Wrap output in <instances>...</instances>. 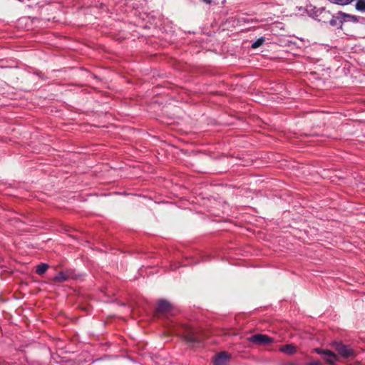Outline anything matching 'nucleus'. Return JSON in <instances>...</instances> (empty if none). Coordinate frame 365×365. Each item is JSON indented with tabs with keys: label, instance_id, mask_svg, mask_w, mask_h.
I'll list each match as a JSON object with an SVG mask.
<instances>
[{
	"label": "nucleus",
	"instance_id": "nucleus-10",
	"mask_svg": "<svg viewBox=\"0 0 365 365\" xmlns=\"http://www.w3.org/2000/svg\"><path fill=\"white\" fill-rule=\"evenodd\" d=\"M279 350L289 355L294 354L297 349L292 345V344H286L284 346H282L279 348Z\"/></svg>",
	"mask_w": 365,
	"mask_h": 365
},
{
	"label": "nucleus",
	"instance_id": "nucleus-1",
	"mask_svg": "<svg viewBox=\"0 0 365 365\" xmlns=\"http://www.w3.org/2000/svg\"><path fill=\"white\" fill-rule=\"evenodd\" d=\"M305 11L312 19L324 23H326V21L323 20V17L326 15L331 14L330 12L329 11H326L324 8L317 9L312 5L307 6Z\"/></svg>",
	"mask_w": 365,
	"mask_h": 365
},
{
	"label": "nucleus",
	"instance_id": "nucleus-15",
	"mask_svg": "<svg viewBox=\"0 0 365 365\" xmlns=\"http://www.w3.org/2000/svg\"><path fill=\"white\" fill-rule=\"evenodd\" d=\"M265 42V38L264 37H260L257 38L255 42L252 43L251 47L252 48H257L258 47L261 46Z\"/></svg>",
	"mask_w": 365,
	"mask_h": 365
},
{
	"label": "nucleus",
	"instance_id": "nucleus-14",
	"mask_svg": "<svg viewBox=\"0 0 365 365\" xmlns=\"http://www.w3.org/2000/svg\"><path fill=\"white\" fill-rule=\"evenodd\" d=\"M48 268V265L46 263H40L36 266V272L39 275L43 274Z\"/></svg>",
	"mask_w": 365,
	"mask_h": 365
},
{
	"label": "nucleus",
	"instance_id": "nucleus-8",
	"mask_svg": "<svg viewBox=\"0 0 365 365\" xmlns=\"http://www.w3.org/2000/svg\"><path fill=\"white\" fill-rule=\"evenodd\" d=\"M171 308V304L165 299H160L157 304L156 312L159 313H164L169 311Z\"/></svg>",
	"mask_w": 365,
	"mask_h": 365
},
{
	"label": "nucleus",
	"instance_id": "nucleus-3",
	"mask_svg": "<svg viewBox=\"0 0 365 365\" xmlns=\"http://www.w3.org/2000/svg\"><path fill=\"white\" fill-rule=\"evenodd\" d=\"M315 351L322 354L323 359L329 365H335L336 361H338V356L330 350H323L319 348H317L315 349Z\"/></svg>",
	"mask_w": 365,
	"mask_h": 365
},
{
	"label": "nucleus",
	"instance_id": "nucleus-11",
	"mask_svg": "<svg viewBox=\"0 0 365 365\" xmlns=\"http://www.w3.org/2000/svg\"><path fill=\"white\" fill-rule=\"evenodd\" d=\"M69 274L68 272H60L54 277L53 281L56 282L61 283L68 280Z\"/></svg>",
	"mask_w": 365,
	"mask_h": 365
},
{
	"label": "nucleus",
	"instance_id": "nucleus-9",
	"mask_svg": "<svg viewBox=\"0 0 365 365\" xmlns=\"http://www.w3.org/2000/svg\"><path fill=\"white\" fill-rule=\"evenodd\" d=\"M185 333L183 334L185 342H199L198 340L195 337L194 331L192 328L185 327L184 328Z\"/></svg>",
	"mask_w": 365,
	"mask_h": 365
},
{
	"label": "nucleus",
	"instance_id": "nucleus-12",
	"mask_svg": "<svg viewBox=\"0 0 365 365\" xmlns=\"http://www.w3.org/2000/svg\"><path fill=\"white\" fill-rule=\"evenodd\" d=\"M331 4L338 6H347L352 4L355 0H327Z\"/></svg>",
	"mask_w": 365,
	"mask_h": 365
},
{
	"label": "nucleus",
	"instance_id": "nucleus-6",
	"mask_svg": "<svg viewBox=\"0 0 365 365\" xmlns=\"http://www.w3.org/2000/svg\"><path fill=\"white\" fill-rule=\"evenodd\" d=\"M339 14L342 15L341 18H342L343 24L344 22H348V21L353 22V23H361V24L365 23V18H364V17H360V16H358L356 15L346 14L341 11H339Z\"/></svg>",
	"mask_w": 365,
	"mask_h": 365
},
{
	"label": "nucleus",
	"instance_id": "nucleus-16",
	"mask_svg": "<svg viewBox=\"0 0 365 365\" xmlns=\"http://www.w3.org/2000/svg\"><path fill=\"white\" fill-rule=\"evenodd\" d=\"M307 365H322V364L319 361H314L308 363Z\"/></svg>",
	"mask_w": 365,
	"mask_h": 365
},
{
	"label": "nucleus",
	"instance_id": "nucleus-18",
	"mask_svg": "<svg viewBox=\"0 0 365 365\" xmlns=\"http://www.w3.org/2000/svg\"><path fill=\"white\" fill-rule=\"evenodd\" d=\"M331 342L335 343V342H339V341L336 340H334V341H331Z\"/></svg>",
	"mask_w": 365,
	"mask_h": 365
},
{
	"label": "nucleus",
	"instance_id": "nucleus-21",
	"mask_svg": "<svg viewBox=\"0 0 365 365\" xmlns=\"http://www.w3.org/2000/svg\"><path fill=\"white\" fill-rule=\"evenodd\" d=\"M20 1H23L24 0H19Z\"/></svg>",
	"mask_w": 365,
	"mask_h": 365
},
{
	"label": "nucleus",
	"instance_id": "nucleus-17",
	"mask_svg": "<svg viewBox=\"0 0 365 365\" xmlns=\"http://www.w3.org/2000/svg\"><path fill=\"white\" fill-rule=\"evenodd\" d=\"M310 340H312L314 341V342H319L320 339L319 338H314V339H312V338H309Z\"/></svg>",
	"mask_w": 365,
	"mask_h": 365
},
{
	"label": "nucleus",
	"instance_id": "nucleus-2",
	"mask_svg": "<svg viewBox=\"0 0 365 365\" xmlns=\"http://www.w3.org/2000/svg\"><path fill=\"white\" fill-rule=\"evenodd\" d=\"M232 354L226 351H221L212 357L213 365H229Z\"/></svg>",
	"mask_w": 365,
	"mask_h": 365
},
{
	"label": "nucleus",
	"instance_id": "nucleus-5",
	"mask_svg": "<svg viewBox=\"0 0 365 365\" xmlns=\"http://www.w3.org/2000/svg\"><path fill=\"white\" fill-rule=\"evenodd\" d=\"M247 342L250 343H269V342H274V340L270 336L262 334H250L247 338Z\"/></svg>",
	"mask_w": 365,
	"mask_h": 365
},
{
	"label": "nucleus",
	"instance_id": "nucleus-4",
	"mask_svg": "<svg viewBox=\"0 0 365 365\" xmlns=\"http://www.w3.org/2000/svg\"><path fill=\"white\" fill-rule=\"evenodd\" d=\"M336 345V349L343 359H348L353 358L355 356L354 350L346 346L345 344H335Z\"/></svg>",
	"mask_w": 365,
	"mask_h": 365
},
{
	"label": "nucleus",
	"instance_id": "nucleus-7",
	"mask_svg": "<svg viewBox=\"0 0 365 365\" xmlns=\"http://www.w3.org/2000/svg\"><path fill=\"white\" fill-rule=\"evenodd\" d=\"M342 15L339 14V11H338L334 15H332L331 19L329 21V25L331 26H338L339 29H343V21H342Z\"/></svg>",
	"mask_w": 365,
	"mask_h": 365
},
{
	"label": "nucleus",
	"instance_id": "nucleus-13",
	"mask_svg": "<svg viewBox=\"0 0 365 365\" xmlns=\"http://www.w3.org/2000/svg\"><path fill=\"white\" fill-rule=\"evenodd\" d=\"M355 9L361 13H365V0H355Z\"/></svg>",
	"mask_w": 365,
	"mask_h": 365
},
{
	"label": "nucleus",
	"instance_id": "nucleus-20",
	"mask_svg": "<svg viewBox=\"0 0 365 365\" xmlns=\"http://www.w3.org/2000/svg\"><path fill=\"white\" fill-rule=\"evenodd\" d=\"M264 345H272V344L268 343V344H264Z\"/></svg>",
	"mask_w": 365,
	"mask_h": 365
},
{
	"label": "nucleus",
	"instance_id": "nucleus-19",
	"mask_svg": "<svg viewBox=\"0 0 365 365\" xmlns=\"http://www.w3.org/2000/svg\"><path fill=\"white\" fill-rule=\"evenodd\" d=\"M284 365H294V364H285Z\"/></svg>",
	"mask_w": 365,
	"mask_h": 365
}]
</instances>
